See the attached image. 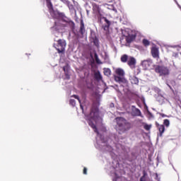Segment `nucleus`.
<instances>
[{"label": "nucleus", "mask_w": 181, "mask_h": 181, "mask_svg": "<svg viewBox=\"0 0 181 181\" xmlns=\"http://www.w3.org/2000/svg\"><path fill=\"white\" fill-rule=\"evenodd\" d=\"M89 118L90 119L88 120V125L89 127H90L94 132H95V134H100V132H98V129H97V126H95L94 124V122H93V121H95V122H98V119H100V115L98 113V109L95 107H92V108L90 109V112L89 115Z\"/></svg>", "instance_id": "f257e3e1"}, {"label": "nucleus", "mask_w": 181, "mask_h": 181, "mask_svg": "<svg viewBox=\"0 0 181 181\" xmlns=\"http://www.w3.org/2000/svg\"><path fill=\"white\" fill-rule=\"evenodd\" d=\"M116 121L119 131H121V132H127V131L131 129V123L125 118L117 117Z\"/></svg>", "instance_id": "f03ea898"}, {"label": "nucleus", "mask_w": 181, "mask_h": 181, "mask_svg": "<svg viewBox=\"0 0 181 181\" xmlns=\"http://www.w3.org/2000/svg\"><path fill=\"white\" fill-rule=\"evenodd\" d=\"M115 74L114 76L115 81L117 83H127V79L124 77L125 76V71L121 68H117L115 71Z\"/></svg>", "instance_id": "7ed1b4c3"}, {"label": "nucleus", "mask_w": 181, "mask_h": 181, "mask_svg": "<svg viewBox=\"0 0 181 181\" xmlns=\"http://www.w3.org/2000/svg\"><path fill=\"white\" fill-rule=\"evenodd\" d=\"M155 71L156 73L159 74L160 76L163 77H166V76H169L170 74V70H169V68H168V66H156L155 67Z\"/></svg>", "instance_id": "20e7f679"}, {"label": "nucleus", "mask_w": 181, "mask_h": 181, "mask_svg": "<svg viewBox=\"0 0 181 181\" xmlns=\"http://www.w3.org/2000/svg\"><path fill=\"white\" fill-rule=\"evenodd\" d=\"M55 49L57 50L58 53H64L66 49V40H58L57 45H55Z\"/></svg>", "instance_id": "39448f33"}, {"label": "nucleus", "mask_w": 181, "mask_h": 181, "mask_svg": "<svg viewBox=\"0 0 181 181\" xmlns=\"http://www.w3.org/2000/svg\"><path fill=\"white\" fill-rule=\"evenodd\" d=\"M141 64L145 70H149V69H151L153 66L152 59L144 60L142 62Z\"/></svg>", "instance_id": "423d86ee"}, {"label": "nucleus", "mask_w": 181, "mask_h": 181, "mask_svg": "<svg viewBox=\"0 0 181 181\" xmlns=\"http://www.w3.org/2000/svg\"><path fill=\"white\" fill-rule=\"evenodd\" d=\"M151 56H153L154 59H159V48H158V47H152L151 49Z\"/></svg>", "instance_id": "0eeeda50"}, {"label": "nucleus", "mask_w": 181, "mask_h": 181, "mask_svg": "<svg viewBox=\"0 0 181 181\" xmlns=\"http://www.w3.org/2000/svg\"><path fill=\"white\" fill-rule=\"evenodd\" d=\"M132 115L133 117H141V118L144 117L142 116L141 110L136 108L135 106H132Z\"/></svg>", "instance_id": "6e6552de"}, {"label": "nucleus", "mask_w": 181, "mask_h": 181, "mask_svg": "<svg viewBox=\"0 0 181 181\" xmlns=\"http://www.w3.org/2000/svg\"><path fill=\"white\" fill-rule=\"evenodd\" d=\"M156 127L157 129L159 131L158 136H163V133L165 132V125L159 124L158 122H156Z\"/></svg>", "instance_id": "1a4fd4ad"}, {"label": "nucleus", "mask_w": 181, "mask_h": 181, "mask_svg": "<svg viewBox=\"0 0 181 181\" xmlns=\"http://www.w3.org/2000/svg\"><path fill=\"white\" fill-rule=\"evenodd\" d=\"M127 64L131 67V69H134L135 67V64H136V59H135L134 57H129Z\"/></svg>", "instance_id": "9d476101"}, {"label": "nucleus", "mask_w": 181, "mask_h": 181, "mask_svg": "<svg viewBox=\"0 0 181 181\" xmlns=\"http://www.w3.org/2000/svg\"><path fill=\"white\" fill-rule=\"evenodd\" d=\"M103 19H104L105 24L103 26V28L106 32L110 30V26H111V21H110L107 18L103 17Z\"/></svg>", "instance_id": "9b49d317"}, {"label": "nucleus", "mask_w": 181, "mask_h": 181, "mask_svg": "<svg viewBox=\"0 0 181 181\" xmlns=\"http://www.w3.org/2000/svg\"><path fill=\"white\" fill-rule=\"evenodd\" d=\"M135 37H136V36L134 35H129L128 36H126L127 43H132V42H134V40H135Z\"/></svg>", "instance_id": "f8f14e48"}, {"label": "nucleus", "mask_w": 181, "mask_h": 181, "mask_svg": "<svg viewBox=\"0 0 181 181\" xmlns=\"http://www.w3.org/2000/svg\"><path fill=\"white\" fill-rule=\"evenodd\" d=\"M79 33L82 35H84V33H86V28L84 27V21H83V20H81V26L79 29Z\"/></svg>", "instance_id": "ddd939ff"}, {"label": "nucleus", "mask_w": 181, "mask_h": 181, "mask_svg": "<svg viewBox=\"0 0 181 181\" xmlns=\"http://www.w3.org/2000/svg\"><path fill=\"white\" fill-rule=\"evenodd\" d=\"M94 78L95 80H97V81H100L103 80V76H101V74L100 73V71H98L97 72H95Z\"/></svg>", "instance_id": "4468645a"}, {"label": "nucleus", "mask_w": 181, "mask_h": 181, "mask_svg": "<svg viewBox=\"0 0 181 181\" xmlns=\"http://www.w3.org/2000/svg\"><path fill=\"white\" fill-rule=\"evenodd\" d=\"M129 59V57H128L127 54H123L122 55L120 60L122 63H127L128 62V59Z\"/></svg>", "instance_id": "2eb2a0df"}, {"label": "nucleus", "mask_w": 181, "mask_h": 181, "mask_svg": "<svg viewBox=\"0 0 181 181\" xmlns=\"http://www.w3.org/2000/svg\"><path fill=\"white\" fill-rule=\"evenodd\" d=\"M103 73L105 76L110 77V76H111V69H110V68H104Z\"/></svg>", "instance_id": "dca6fc26"}, {"label": "nucleus", "mask_w": 181, "mask_h": 181, "mask_svg": "<svg viewBox=\"0 0 181 181\" xmlns=\"http://www.w3.org/2000/svg\"><path fill=\"white\" fill-rule=\"evenodd\" d=\"M92 40H93L92 42H93V45L96 46V47H99L100 44H99L98 38L97 37H95L92 38Z\"/></svg>", "instance_id": "f3484780"}, {"label": "nucleus", "mask_w": 181, "mask_h": 181, "mask_svg": "<svg viewBox=\"0 0 181 181\" xmlns=\"http://www.w3.org/2000/svg\"><path fill=\"white\" fill-rule=\"evenodd\" d=\"M142 43H143L144 46H145L146 47L149 46V45H151V42H149V40H148L146 39H144L142 40Z\"/></svg>", "instance_id": "a211bd4d"}, {"label": "nucleus", "mask_w": 181, "mask_h": 181, "mask_svg": "<svg viewBox=\"0 0 181 181\" xmlns=\"http://www.w3.org/2000/svg\"><path fill=\"white\" fill-rule=\"evenodd\" d=\"M132 83L133 84H138L139 83V79H138L136 76H134L132 78Z\"/></svg>", "instance_id": "6ab92c4d"}, {"label": "nucleus", "mask_w": 181, "mask_h": 181, "mask_svg": "<svg viewBox=\"0 0 181 181\" xmlns=\"http://www.w3.org/2000/svg\"><path fill=\"white\" fill-rule=\"evenodd\" d=\"M144 129H146V131H150L151 129L152 128V125L145 124L144 126Z\"/></svg>", "instance_id": "aec40b11"}, {"label": "nucleus", "mask_w": 181, "mask_h": 181, "mask_svg": "<svg viewBox=\"0 0 181 181\" xmlns=\"http://www.w3.org/2000/svg\"><path fill=\"white\" fill-rule=\"evenodd\" d=\"M46 1L49 9H53V4H52V1H50V0H46Z\"/></svg>", "instance_id": "412c9836"}, {"label": "nucleus", "mask_w": 181, "mask_h": 181, "mask_svg": "<svg viewBox=\"0 0 181 181\" xmlns=\"http://www.w3.org/2000/svg\"><path fill=\"white\" fill-rule=\"evenodd\" d=\"M163 125H165V127H169V125H170V122L169 121V119H165L163 121Z\"/></svg>", "instance_id": "4be33fe9"}, {"label": "nucleus", "mask_w": 181, "mask_h": 181, "mask_svg": "<svg viewBox=\"0 0 181 181\" xmlns=\"http://www.w3.org/2000/svg\"><path fill=\"white\" fill-rule=\"evenodd\" d=\"M70 105H72V107H76V100L74 99H71L69 100Z\"/></svg>", "instance_id": "5701e85b"}, {"label": "nucleus", "mask_w": 181, "mask_h": 181, "mask_svg": "<svg viewBox=\"0 0 181 181\" xmlns=\"http://www.w3.org/2000/svg\"><path fill=\"white\" fill-rule=\"evenodd\" d=\"M176 48L174 49V50H173V57H177L178 54H179V52H177Z\"/></svg>", "instance_id": "b1692460"}, {"label": "nucleus", "mask_w": 181, "mask_h": 181, "mask_svg": "<svg viewBox=\"0 0 181 181\" xmlns=\"http://www.w3.org/2000/svg\"><path fill=\"white\" fill-rule=\"evenodd\" d=\"M94 10L95 11L96 13H100V6L95 5L93 7Z\"/></svg>", "instance_id": "393cba45"}, {"label": "nucleus", "mask_w": 181, "mask_h": 181, "mask_svg": "<svg viewBox=\"0 0 181 181\" xmlns=\"http://www.w3.org/2000/svg\"><path fill=\"white\" fill-rule=\"evenodd\" d=\"M71 97H74V98H76V100H78L79 104H81V100H80V98L77 95H74Z\"/></svg>", "instance_id": "a878e982"}, {"label": "nucleus", "mask_w": 181, "mask_h": 181, "mask_svg": "<svg viewBox=\"0 0 181 181\" xmlns=\"http://www.w3.org/2000/svg\"><path fill=\"white\" fill-rule=\"evenodd\" d=\"M175 50L178 52V54L181 55V47H177L175 48Z\"/></svg>", "instance_id": "bb28decb"}, {"label": "nucleus", "mask_w": 181, "mask_h": 181, "mask_svg": "<svg viewBox=\"0 0 181 181\" xmlns=\"http://www.w3.org/2000/svg\"><path fill=\"white\" fill-rule=\"evenodd\" d=\"M69 24L71 25L72 29H74V27L76 26V25L74 24V22L71 21L69 22Z\"/></svg>", "instance_id": "cd10ccee"}, {"label": "nucleus", "mask_w": 181, "mask_h": 181, "mask_svg": "<svg viewBox=\"0 0 181 181\" xmlns=\"http://www.w3.org/2000/svg\"><path fill=\"white\" fill-rule=\"evenodd\" d=\"M170 84H172V86H176V81H175V80H171Z\"/></svg>", "instance_id": "c85d7f7f"}, {"label": "nucleus", "mask_w": 181, "mask_h": 181, "mask_svg": "<svg viewBox=\"0 0 181 181\" xmlns=\"http://www.w3.org/2000/svg\"><path fill=\"white\" fill-rule=\"evenodd\" d=\"M140 181H146V178L145 177V175H143V176L140 178Z\"/></svg>", "instance_id": "c756f323"}, {"label": "nucleus", "mask_w": 181, "mask_h": 181, "mask_svg": "<svg viewBox=\"0 0 181 181\" xmlns=\"http://www.w3.org/2000/svg\"><path fill=\"white\" fill-rule=\"evenodd\" d=\"M83 175H87V168H83Z\"/></svg>", "instance_id": "7c9ffc66"}, {"label": "nucleus", "mask_w": 181, "mask_h": 181, "mask_svg": "<svg viewBox=\"0 0 181 181\" xmlns=\"http://www.w3.org/2000/svg\"><path fill=\"white\" fill-rule=\"evenodd\" d=\"M95 58L97 63H98V56L97 55V54H95Z\"/></svg>", "instance_id": "2f4dec72"}, {"label": "nucleus", "mask_w": 181, "mask_h": 181, "mask_svg": "<svg viewBox=\"0 0 181 181\" xmlns=\"http://www.w3.org/2000/svg\"><path fill=\"white\" fill-rule=\"evenodd\" d=\"M148 115L150 117H153V115L151 113V112H148Z\"/></svg>", "instance_id": "473e14b6"}, {"label": "nucleus", "mask_w": 181, "mask_h": 181, "mask_svg": "<svg viewBox=\"0 0 181 181\" xmlns=\"http://www.w3.org/2000/svg\"><path fill=\"white\" fill-rule=\"evenodd\" d=\"M167 86L169 87V88L172 89V86H170L169 83H167Z\"/></svg>", "instance_id": "72a5a7b5"}, {"label": "nucleus", "mask_w": 181, "mask_h": 181, "mask_svg": "<svg viewBox=\"0 0 181 181\" xmlns=\"http://www.w3.org/2000/svg\"><path fill=\"white\" fill-rule=\"evenodd\" d=\"M63 70H64V71H66V66L63 67Z\"/></svg>", "instance_id": "f704fd0d"}, {"label": "nucleus", "mask_w": 181, "mask_h": 181, "mask_svg": "<svg viewBox=\"0 0 181 181\" xmlns=\"http://www.w3.org/2000/svg\"><path fill=\"white\" fill-rule=\"evenodd\" d=\"M81 110H83V105H80Z\"/></svg>", "instance_id": "c9c22d12"}, {"label": "nucleus", "mask_w": 181, "mask_h": 181, "mask_svg": "<svg viewBox=\"0 0 181 181\" xmlns=\"http://www.w3.org/2000/svg\"><path fill=\"white\" fill-rule=\"evenodd\" d=\"M156 177L158 178V174H156Z\"/></svg>", "instance_id": "e433bc0d"}, {"label": "nucleus", "mask_w": 181, "mask_h": 181, "mask_svg": "<svg viewBox=\"0 0 181 181\" xmlns=\"http://www.w3.org/2000/svg\"><path fill=\"white\" fill-rule=\"evenodd\" d=\"M162 117H165V115H162Z\"/></svg>", "instance_id": "4c0bfd02"}]
</instances>
